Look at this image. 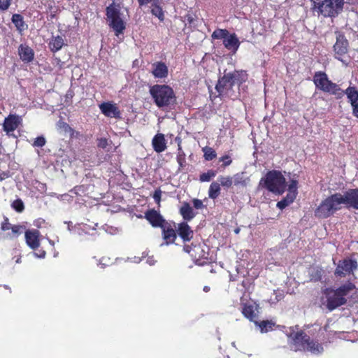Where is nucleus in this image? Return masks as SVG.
Here are the masks:
<instances>
[{
    "mask_svg": "<svg viewBox=\"0 0 358 358\" xmlns=\"http://www.w3.org/2000/svg\"><path fill=\"white\" fill-rule=\"evenodd\" d=\"M22 124V118L16 114H10L4 119L3 130L8 136H13L14 131Z\"/></svg>",
    "mask_w": 358,
    "mask_h": 358,
    "instance_id": "obj_11",
    "label": "nucleus"
},
{
    "mask_svg": "<svg viewBox=\"0 0 358 358\" xmlns=\"http://www.w3.org/2000/svg\"><path fill=\"white\" fill-rule=\"evenodd\" d=\"M121 15L120 9L115 4H110L106 8L108 25L115 31L116 36L123 34L126 28V22Z\"/></svg>",
    "mask_w": 358,
    "mask_h": 358,
    "instance_id": "obj_6",
    "label": "nucleus"
},
{
    "mask_svg": "<svg viewBox=\"0 0 358 358\" xmlns=\"http://www.w3.org/2000/svg\"><path fill=\"white\" fill-rule=\"evenodd\" d=\"M12 22L15 24L17 29L20 31H22L25 29V24L23 20V17L20 14H14L12 16Z\"/></svg>",
    "mask_w": 358,
    "mask_h": 358,
    "instance_id": "obj_30",
    "label": "nucleus"
},
{
    "mask_svg": "<svg viewBox=\"0 0 358 358\" xmlns=\"http://www.w3.org/2000/svg\"><path fill=\"white\" fill-rule=\"evenodd\" d=\"M314 10L324 17H334L343 9V0H324L322 2L317 0H312Z\"/></svg>",
    "mask_w": 358,
    "mask_h": 358,
    "instance_id": "obj_5",
    "label": "nucleus"
},
{
    "mask_svg": "<svg viewBox=\"0 0 358 358\" xmlns=\"http://www.w3.org/2000/svg\"><path fill=\"white\" fill-rule=\"evenodd\" d=\"M313 83L317 89L331 94L336 95L341 91L339 86L330 80L323 71H316L313 76Z\"/></svg>",
    "mask_w": 358,
    "mask_h": 358,
    "instance_id": "obj_7",
    "label": "nucleus"
},
{
    "mask_svg": "<svg viewBox=\"0 0 358 358\" xmlns=\"http://www.w3.org/2000/svg\"><path fill=\"white\" fill-rule=\"evenodd\" d=\"M229 34L227 29H217L212 34V38L213 39H223L224 41Z\"/></svg>",
    "mask_w": 358,
    "mask_h": 358,
    "instance_id": "obj_32",
    "label": "nucleus"
},
{
    "mask_svg": "<svg viewBox=\"0 0 358 358\" xmlns=\"http://www.w3.org/2000/svg\"><path fill=\"white\" fill-rule=\"evenodd\" d=\"M224 46L229 50L235 53L240 45V41L235 34H229L223 41Z\"/></svg>",
    "mask_w": 358,
    "mask_h": 358,
    "instance_id": "obj_23",
    "label": "nucleus"
},
{
    "mask_svg": "<svg viewBox=\"0 0 358 358\" xmlns=\"http://www.w3.org/2000/svg\"><path fill=\"white\" fill-rule=\"evenodd\" d=\"M160 228L164 241V243H162V245L173 243L177 238L176 224L166 222Z\"/></svg>",
    "mask_w": 358,
    "mask_h": 358,
    "instance_id": "obj_14",
    "label": "nucleus"
},
{
    "mask_svg": "<svg viewBox=\"0 0 358 358\" xmlns=\"http://www.w3.org/2000/svg\"><path fill=\"white\" fill-rule=\"evenodd\" d=\"M348 41L343 35L339 34L334 45V57L336 59L346 64L345 57L348 52Z\"/></svg>",
    "mask_w": 358,
    "mask_h": 358,
    "instance_id": "obj_10",
    "label": "nucleus"
},
{
    "mask_svg": "<svg viewBox=\"0 0 358 358\" xmlns=\"http://www.w3.org/2000/svg\"><path fill=\"white\" fill-rule=\"evenodd\" d=\"M238 76L241 77L242 81L245 80L247 78V74L243 71L236 72L234 73H226L218 80L215 86L216 90L220 93V94L226 93L228 90L232 88L234 85L235 80Z\"/></svg>",
    "mask_w": 358,
    "mask_h": 358,
    "instance_id": "obj_9",
    "label": "nucleus"
},
{
    "mask_svg": "<svg viewBox=\"0 0 358 358\" xmlns=\"http://www.w3.org/2000/svg\"><path fill=\"white\" fill-rule=\"evenodd\" d=\"M344 93L351 104L353 115L358 118V91L355 87H349Z\"/></svg>",
    "mask_w": 358,
    "mask_h": 358,
    "instance_id": "obj_16",
    "label": "nucleus"
},
{
    "mask_svg": "<svg viewBox=\"0 0 358 358\" xmlns=\"http://www.w3.org/2000/svg\"><path fill=\"white\" fill-rule=\"evenodd\" d=\"M154 103L159 108H168L175 105L176 96L173 90L167 85H155L150 87Z\"/></svg>",
    "mask_w": 358,
    "mask_h": 358,
    "instance_id": "obj_3",
    "label": "nucleus"
},
{
    "mask_svg": "<svg viewBox=\"0 0 358 358\" xmlns=\"http://www.w3.org/2000/svg\"><path fill=\"white\" fill-rule=\"evenodd\" d=\"M169 69L162 62H157L152 65V74L155 78L164 79L168 76Z\"/></svg>",
    "mask_w": 358,
    "mask_h": 358,
    "instance_id": "obj_20",
    "label": "nucleus"
},
{
    "mask_svg": "<svg viewBox=\"0 0 358 358\" xmlns=\"http://www.w3.org/2000/svg\"><path fill=\"white\" fill-rule=\"evenodd\" d=\"M220 185L216 182H213L210 184L208 189V196L210 199H215L220 195Z\"/></svg>",
    "mask_w": 358,
    "mask_h": 358,
    "instance_id": "obj_31",
    "label": "nucleus"
},
{
    "mask_svg": "<svg viewBox=\"0 0 358 358\" xmlns=\"http://www.w3.org/2000/svg\"><path fill=\"white\" fill-rule=\"evenodd\" d=\"M295 198L293 193H287L285 198L277 203L276 206L279 209L282 210L291 204Z\"/></svg>",
    "mask_w": 358,
    "mask_h": 358,
    "instance_id": "obj_28",
    "label": "nucleus"
},
{
    "mask_svg": "<svg viewBox=\"0 0 358 358\" xmlns=\"http://www.w3.org/2000/svg\"><path fill=\"white\" fill-rule=\"evenodd\" d=\"M161 196H162L161 189H156L153 194V199L159 206V203L161 201Z\"/></svg>",
    "mask_w": 358,
    "mask_h": 358,
    "instance_id": "obj_46",
    "label": "nucleus"
},
{
    "mask_svg": "<svg viewBox=\"0 0 358 358\" xmlns=\"http://www.w3.org/2000/svg\"><path fill=\"white\" fill-rule=\"evenodd\" d=\"M18 53L20 59L25 62H30L34 59V51L27 45H20L18 48Z\"/></svg>",
    "mask_w": 358,
    "mask_h": 358,
    "instance_id": "obj_24",
    "label": "nucleus"
},
{
    "mask_svg": "<svg viewBox=\"0 0 358 358\" xmlns=\"http://www.w3.org/2000/svg\"><path fill=\"white\" fill-rule=\"evenodd\" d=\"M151 13L153 15L158 17L160 21L164 20V12L161 7V0L153 1L151 3Z\"/></svg>",
    "mask_w": 358,
    "mask_h": 358,
    "instance_id": "obj_26",
    "label": "nucleus"
},
{
    "mask_svg": "<svg viewBox=\"0 0 358 358\" xmlns=\"http://www.w3.org/2000/svg\"><path fill=\"white\" fill-rule=\"evenodd\" d=\"M64 45V40L62 36H57L53 38L49 43L50 48L52 52H56L60 50Z\"/></svg>",
    "mask_w": 358,
    "mask_h": 358,
    "instance_id": "obj_29",
    "label": "nucleus"
},
{
    "mask_svg": "<svg viewBox=\"0 0 358 358\" xmlns=\"http://www.w3.org/2000/svg\"><path fill=\"white\" fill-rule=\"evenodd\" d=\"M177 233L184 242L189 241L194 235L193 230L185 222L178 224L176 227Z\"/></svg>",
    "mask_w": 358,
    "mask_h": 358,
    "instance_id": "obj_19",
    "label": "nucleus"
},
{
    "mask_svg": "<svg viewBox=\"0 0 358 358\" xmlns=\"http://www.w3.org/2000/svg\"><path fill=\"white\" fill-rule=\"evenodd\" d=\"M12 224L9 223L8 219L7 217L4 218V221L1 223V229L2 231H6L8 229H11Z\"/></svg>",
    "mask_w": 358,
    "mask_h": 358,
    "instance_id": "obj_44",
    "label": "nucleus"
},
{
    "mask_svg": "<svg viewBox=\"0 0 358 358\" xmlns=\"http://www.w3.org/2000/svg\"><path fill=\"white\" fill-rule=\"evenodd\" d=\"M45 143H46V141L44 137L38 136L35 139V141L33 143V145L35 147L41 148L45 145Z\"/></svg>",
    "mask_w": 358,
    "mask_h": 358,
    "instance_id": "obj_41",
    "label": "nucleus"
},
{
    "mask_svg": "<svg viewBox=\"0 0 358 358\" xmlns=\"http://www.w3.org/2000/svg\"><path fill=\"white\" fill-rule=\"evenodd\" d=\"M357 268V262L355 260L345 259L339 261L335 270V275L340 277H345L348 274L352 273Z\"/></svg>",
    "mask_w": 358,
    "mask_h": 358,
    "instance_id": "obj_12",
    "label": "nucleus"
},
{
    "mask_svg": "<svg viewBox=\"0 0 358 358\" xmlns=\"http://www.w3.org/2000/svg\"><path fill=\"white\" fill-rule=\"evenodd\" d=\"M145 217L154 227H161L166 222L160 213L154 209L148 210L145 213Z\"/></svg>",
    "mask_w": 358,
    "mask_h": 358,
    "instance_id": "obj_17",
    "label": "nucleus"
},
{
    "mask_svg": "<svg viewBox=\"0 0 358 358\" xmlns=\"http://www.w3.org/2000/svg\"><path fill=\"white\" fill-rule=\"evenodd\" d=\"M209 290H210V287H208V286H205V287H203V291H204L205 292H209Z\"/></svg>",
    "mask_w": 358,
    "mask_h": 358,
    "instance_id": "obj_50",
    "label": "nucleus"
},
{
    "mask_svg": "<svg viewBox=\"0 0 358 358\" xmlns=\"http://www.w3.org/2000/svg\"><path fill=\"white\" fill-rule=\"evenodd\" d=\"M97 145L101 148H106L108 145V140L105 138H101L98 140Z\"/></svg>",
    "mask_w": 358,
    "mask_h": 358,
    "instance_id": "obj_48",
    "label": "nucleus"
},
{
    "mask_svg": "<svg viewBox=\"0 0 358 358\" xmlns=\"http://www.w3.org/2000/svg\"><path fill=\"white\" fill-rule=\"evenodd\" d=\"M180 213L184 220L190 221L192 220L196 215L194 213L193 208L191 207L189 203L184 202L182 206L180 208Z\"/></svg>",
    "mask_w": 358,
    "mask_h": 358,
    "instance_id": "obj_25",
    "label": "nucleus"
},
{
    "mask_svg": "<svg viewBox=\"0 0 358 358\" xmlns=\"http://www.w3.org/2000/svg\"><path fill=\"white\" fill-rule=\"evenodd\" d=\"M343 205H345L344 195L335 193L322 201L315 210L314 215L319 219L328 218L340 210Z\"/></svg>",
    "mask_w": 358,
    "mask_h": 358,
    "instance_id": "obj_2",
    "label": "nucleus"
},
{
    "mask_svg": "<svg viewBox=\"0 0 358 358\" xmlns=\"http://www.w3.org/2000/svg\"><path fill=\"white\" fill-rule=\"evenodd\" d=\"M297 181L295 180H292L288 186V192L287 193H293L294 196H296L297 194Z\"/></svg>",
    "mask_w": 358,
    "mask_h": 358,
    "instance_id": "obj_38",
    "label": "nucleus"
},
{
    "mask_svg": "<svg viewBox=\"0 0 358 358\" xmlns=\"http://www.w3.org/2000/svg\"><path fill=\"white\" fill-rule=\"evenodd\" d=\"M232 178H233V184H234L235 185H238L239 184H242L244 182L241 175L239 173L234 175Z\"/></svg>",
    "mask_w": 358,
    "mask_h": 358,
    "instance_id": "obj_45",
    "label": "nucleus"
},
{
    "mask_svg": "<svg viewBox=\"0 0 358 358\" xmlns=\"http://www.w3.org/2000/svg\"><path fill=\"white\" fill-rule=\"evenodd\" d=\"M179 153L177 156V162L179 164L180 166H182L183 164L185 162V155L182 151V148L180 145H178Z\"/></svg>",
    "mask_w": 358,
    "mask_h": 358,
    "instance_id": "obj_39",
    "label": "nucleus"
},
{
    "mask_svg": "<svg viewBox=\"0 0 358 358\" xmlns=\"http://www.w3.org/2000/svg\"><path fill=\"white\" fill-rule=\"evenodd\" d=\"M101 113L108 117L120 118V111L117 105L113 102H103L99 104Z\"/></svg>",
    "mask_w": 358,
    "mask_h": 358,
    "instance_id": "obj_15",
    "label": "nucleus"
},
{
    "mask_svg": "<svg viewBox=\"0 0 358 358\" xmlns=\"http://www.w3.org/2000/svg\"><path fill=\"white\" fill-rule=\"evenodd\" d=\"M193 206L196 209H201L203 208V204L201 200L198 199H194L192 200Z\"/></svg>",
    "mask_w": 358,
    "mask_h": 358,
    "instance_id": "obj_47",
    "label": "nucleus"
},
{
    "mask_svg": "<svg viewBox=\"0 0 358 358\" xmlns=\"http://www.w3.org/2000/svg\"><path fill=\"white\" fill-rule=\"evenodd\" d=\"M166 143L164 135L161 133L157 134L152 140V148L157 153L162 152L166 150Z\"/></svg>",
    "mask_w": 358,
    "mask_h": 358,
    "instance_id": "obj_22",
    "label": "nucleus"
},
{
    "mask_svg": "<svg viewBox=\"0 0 358 358\" xmlns=\"http://www.w3.org/2000/svg\"><path fill=\"white\" fill-rule=\"evenodd\" d=\"M23 229L24 227L22 225H13L11 231L14 236H18L22 232Z\"/></svg>",
    "mask_w": 358,
    "mask_h": 358,
    "instance_id": "obj_43",
    "label": "nucleus"
},
{
    "mask_svg": "<svg viewBox=\"0 0 358 358\" xmlns=\"http://www.w3.org/2000/svg\"><path fill=\"white\" fill-rule=\"evenodd\" d=\"M12 0H0V10L5 11L8 9Z\"/></svg>",
    "mask_w": 358,
    "mask_h": 358,
    "instance_id": "obj_42",
    "label": "nucleus"
},
{
    "mask_svg": "<svg viewBox=\"0 0 358 358\" xmlns=\"http://www.w3.org/2000/svg\"><path fill=\"white\" fill-rule=\"evenodd\" d=\"M16 262H17V263H19V262H20V259H17L16 260Z\"/></svg>",
    "mask_w": 358,
    "mask_h": 358,
    "instance_id": "obj_52",
    "label": "nucleus"
},
{
    "mask_svg": "<svg viewBox=\"0 0 358 358\" xmlns=\"http://www.w3.org/2000/svg\"><path fill=\"white\" fill-rule=\"evenodd\" d=\"M244 296L241 298L242 313L251 322H255L257 318L259 306L253 301L245 302Z\"/></svg>",
    "mask_w": 358,
    "mask_h": 358,
    "instance_id": "obj_13",
    "label": "nucleus"
},
{
    "mask_svg": "<svg viewBox=\"0 0 358 358\" xmlns=\"http://www.w3.org/2000/svg\"><path fill=\"white\" fill-rule=\"evenodd\" d=\"M204 153V158L206 160L210 161L216 157L217 154L215 151L210 147H205L203 148Z\"/></svg>",
    "mask_w": 358,
    "mask_h": 358,
    "instance_id": "obj_34",
    "label": "nucleus"
},
{
    "mask_svg": "<svg viewBox=\"0 0 358 358\" xmlns=\"http://www.w3.org/2000/svg\"><path fill=\"white\" fill-rule=\"evenodd\" d=\"M216 176V172L210 170L206 173H203L200 175L199 180L201 182H208L211 180V178H214Z\"/></svg>",
    "mask_w": 358,
    "mask_h": 358,
    "instance_id": "obj_36",
    "label": "nucleus"
},
{
    "mask_svg": "<svg viewBox=\"0 0 358 358\" xmlns=\"http://www.w3.org/2000/svg\"><path fill=\"white\" fill-rule=\"evenodd\" d=\"M11 206L13 209H15L18 213L22 212L24 208V203L21 199L15 200L12 203Z\"/></svg>",
    "mask_w": 358,
    "mask_h": 358,
    "instance_id": "obj_37",
    "label": "nucleus"
},
{
    "mask_svg": "<svg viewBox=\"0 0 358 358\" xmlns=\"http://www.w3.org/2000/svg\"><path fill=\"white\" fill-rule=\"evenodd\" d=\"M294 350H304L312 353L318 354L322 352L323 348L317 342L310 341L303 333H298L294 339Z\"/></svg>",
    "mask_w": 358,
    "mask_h": 358,
    "instance_id": "obj_8",
    "label": "nucleus"
},
{
    "mask_svg": "<svg viewBox=\"0 0 358 358\" xmlns=\"http://www.w3.org/2000/svg\"><path fill=\"white\" fill-rule=\"evenodd\" d=\"M323 270L320 268H314L310 273V280L314 282L320 281L322 279Z\"/></svg>",
    "mask_w": 358,
    "mask_h": 358,
    "instance_id": "obj_33",
    "label": "nucleus"
},
{
    "mask_svg": "<svg viewBox=\"0 0 358 358\" xmlns=\"http://www.w3.org/2000/svg\"><path fill=\"white\" fill-rule=\"evenodd\" d=\"M34 255L39 257V258H44L45 256V251H41L39 254L34 253Z\"/></svg>",
    "mask_w": 358,
    "mask_h": 358,
    "instance_id": "obj_49",
    "label": "nucleus"
},
{
    "mask_svg": "<svg viewBox=\"0 0 358 358\" xmlns=\"http://www.w3.org/2000/svg\"><path fill=\"white\" fill-rule=\"evenodd\" d=\"M259 185L277 195L282 194L286 189V180L282 173L276 170L269 171L260 180Z\"/></svg>",
    "mask_w": 358,
    "mask_h": 358,
    "instance_id": "obj_4",
    "label": "nucleus"
},
{
    "mask_svg": "<svg viewBox=\"0 0 358 358\" xmlns=\"http://www.w3.org/2000/svg\"><path fill=\"white\" fill-rule=\"evenodd\" d=\"M356 286L351 282L341 285L337 288L329 287L322 292L320 298L321 307L333 311L346 304L348 299L355 293Z\"/></svg>",
    "mask_w": 358,
    "mask_h": 358,
    "instance_id": "obj_1",
    "label": "nucleus"
},
{
    "mask_svg": "<svg viewBox=\"0 0 358 358\" xmlns=\"http://www.w3.org/2000/svg\"><path fill=\"white\" fill-rule=\"evenodd\" d=\"M219 181L220 182V185L224 187L229 188L233 185V178L230 176H220Z\"/></svg>",
    "mask_w": 358,
    "mask_h": 358,
    "instance_id": "obj_35",
    "label": "nucleus"
},
{
    "mask_svg": "<svg viewBox=\"0 0 358 358\" xmlns=\"http://www.w3.org/2000/svg\"><path fill=\"white\" fill-rule=\"evenodd\" d=\"M220 162H223L222 166L226 167L229 166L232 163V159L231 158V156L229 155H224L219 159Z\"/></svg>",
    "mask_w": 358,
    "mask_h": 358,
    "instance_id": "obj_40",
    "label": "nucleus"
},
{
    "mask_svg": "<svg viewBox=\"0 0 358 358\" xmlns=\"http://www.w3.org/2000/svg\"><path fill=\"white\" fill-rule=\"evenodd\" d=\"M24 236L27 244L31 249L35 250L40 246V232L38 230H27Z\"/></svg>",
    "mask_w": 358,
    "mask_h": 358,
    "instance_id": "obj_18",
    "label": "nucleus"
},
{
    "mask_svg": "<svg viewBox=\"0 0 358 358\" xmlns=\"http://www.w3.org/2000/svg\"><path fill=\"white\" fill-rule=\"evenodd\" d=\"M254 322L255 325L260 329L262 333H266L273 330L275 326V323L272 320H263L262 322L255 320Z\"/></svg>",
    "mask_w": 358,
    "mask_h": 358,
    "instance_id": "obj_27",
    "label": "nucleus"
},
{
    "mask_svg": "<svg viewBox=\"0 0 358 358\" xmlns=\"http://www.w3.org/2000/svg\"><path fill=\"white\" fill-rule=\"evenodd\" d=\"M343 195L346 206L358 209V188L349 189Z\"/></svg>",
    "mask_w": 358,
    "mask_h": 358,
    "instance_id": "obj_21",
    "label": "nucleus"
},
{
    "mask_svg": "<svg viewBox=\"0 0 358 358\" xmlns=\"http://www.w3.org/2000/svg\"><path fill=\"white\" fill-rule=\"evenodd\" d=\"M239 231H240V229H235V233H236V234H238V233H239Z\"/></svg>",
    "mask_w": 358,
    "mask_h": 358,
    "instance_id": "obj_51",
    "label": "nucleus"
}]
</instances>
